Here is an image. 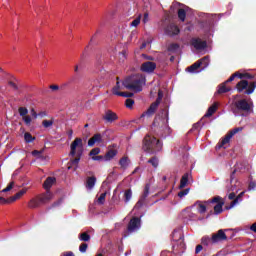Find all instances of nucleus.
I'll list each match as a JSON object with an SVG mask.
<instances>
[{
	"label": "nucleus",
	"mask_w": 256,
	"mask_h": 256,
	"mask_svg": "<svg viewBox=\"0 0 256 256\" xmlns=\"http://www.w3.org/2000/svg\"><path fill=\"white\" fill-rule=\"evenodd\" d=\"M145 83H147V78L143 74L128 76L122 81L123 88L134 91V93H141Z\"/></svg>",
	"instance_id": "obj_1"
},
{
	"label": "nucleus",
	"mask_w": 256,
	"mask_h": 256,
	"mask_svg": "<svg viewBox=\"0 0 256 256\" xmlns=\"http://www.w3.org/2000/svg\"><path fill=\"white\" fill-rule=\"evenodd\" d=\"M162 149L163 143L161 140L151 137L150 135H147L144 138L143 150L146 151V153L153 154L161 151Z\"/></svg>",
	"instance_id": "obj_2"
},
{
	"label": "nucleus",
	"mask_w": 256,
	"mask_h": 256,
	"mask_svg": "<svg viewBox=\"0 0 256 256\" xmlns=\"http://www.w3.org/2000/svg\"><path fill=\"white\" fill-rule=\"evenodd\" d=\"M83 139L75 138L74 141L70 145V157L71 161H81V157H83Z\"/></svg>",
	"instance_id": "obj_3"
},
{
	"label": "nucleus",
	"mask_w": 256,
	"mask_h": 256,
	"mask_svg": "<svg viewBox=\"0 0 256 256\" xmlns=\"http://www.w3.org/2000/svg\"><path fill=\"white\" fill-rule=\"evenodd\" d=\"M51 199H53V194L51 192H46L32 198L28 202V207L29 209H37L40 205H45V203H49Z\"/></svg>",
	"instance_id": "obj_4"
},
{
	"label": "nucleus",
	"mask_w": 256,
	"mask_h": 256,
	"mask_svg": "<svg viewBox=\"0 0 256 256\" xmlns=\"http://www.w3.org/2000/svg\"><path fill=\"white\" fill-rule=\"evenodd\" d=\"M18 113L20 117L22 118V121L24 122V125L26 127H30L31 123L33 122V119H37V111H35V108L30 109V115H29V109L27 107H19Z\"/></svg>",
	"instance_id": "obj_5"
},
{
	"label": "nucleus",
	"mask_w": 256,
	"mask_h": 256,
	"mask_svg": "<svg viewBox=\"0 0 256 256\" xmlns=\"http://www.w3.org/2000/svg\"><path fill=\"white\" fill-rule=\"evenodd\" d=\"M256 81L249 83L247 80H241L236 84L238 93H245V95H251L255 91Z\"/></svg>",
	"instance_id": "obj_6"
},
{
	"label": "nucleus",
	"mask_w": 256,
	"mask_h": 256,
	"mask_svg": "<svg viewBox=\"0 0 256 256\" xmlns=\"http://www.w3.org/2000/svg\"><path fill=\"white\" fill-rule=\"evenodd\" d=\"M240 131H243V127H237L232 130H230L224 138L216 145V150L219 149H226V145L230 143L231 139L234 135H237Z\"/></svg>",
	"instance_id": "obj_7"
},
{
	"label": "nucleus",
	"mask_w": 256,
	"mask_h": 256,
	"mask_svg": "<svg viewBox=\"0 0 256 256\" xmlns=\"http://www.w3.org/2000/svg\"><path fill=\"white\" fill-rule=\"evenodd\" d=\"M229 165L233 169L230 175V181L235 179V173H245L247 171V164L243 161L231 162Z\"/></svg>",
	"instance_id": "obj_8"
},
{
	"label": "nucleus",
	"mask_w": 256,
	"mask_h": 256,
	"mask_svg": "<svg viewBox=\"0 0 256 256\" xmlns=\"http://www.w3.org/2000/svg\"><path fill=\"white\" fill-rule=\"evenodd\" d=\"M204 203L205 205L217 203L214 206V215H221V213H223V205H225V201H223V198H221V196H215L213 199L207 200Z\"/></svg>",
	"instance_id": "obj_9"
},
{
	"label": "nucleus",
	"mask_w": 256,
	"mask_h": 256,
	"mask_svg": "<svg viewBox=\"0 0 256 256\" xmlns=\"http://www.w3.org/2000/svg\"><path fill=\"white\" fill-rule=\"evenodd\" d=\"M234 106L238 111H245L248 113V111H251L253 109V104L247 102L246 99H240L234 103Z\"/></svg>",
	"instance_id": "obj_10"
},
{
	"label": "nucleus",
	"mask_w": 256,
	"mask_h": 256,
	"mask_svg": "<svg viewBox=\"0 0 256 256\" xmlns=\"http://www.w3.org/2000/svg\"><path fill=\"white\" fill-rule=\"evenodd\" d=\"M141 229V218L133 217L127 227L128 233H135V231H139Z\"/></svg>",
	"instance_id": "obj_11"
},
{
	"label": "nucleus",
	"mask_w": 256,
	"mask_h": 256,
	"mask_svg": "<svg viewBox=\"0 0 256 256\" xmlns=\"http://www.w3.org/2000/svg\"><path fill=\"white\" fill-rule=\"evenodd\" d=\"M190 45H192L196 51H203L207 49V41L201 40V38H192Z\"/></svg>",
	"instance_id": "obj_12"
},
{
	"label": "nucleus",
	"mask_w": 256,
	"mask_h": 256,
	"mask_svg": "<svg viewBox=\"0 0 256 256\" xmlns=\"http://www.w3.org/2000/svg\"><path fill=\"white\" fill-rule=\"evenodd\" d=\"M155 69H157V63L151 61L144 62L140 66L142 73H154Z\"/></svg>",
	"instance_id": "obj_13"
},
{
	"label": "nucleus",
	"mask_w": 256,
	"mask_h": 256,
	"mask_svg": "<svg viewBox=\"0 0 256 256\" xmlns=\"http://www.w3.org/2000/svg\"><path fill=\"white\" fill-rule=\"evenodd\" d=\"M219 241H227L225 230L220 229L217 233L212 234L211 243H219Z\"/></svg>",
	"instance_id": "obj_14"
},
{
	"label": "nucleus",
	"mask_w": 256,
	"mask_h": 256,
	"mask_svg": "<svg viewBox=\"0 0 256 256\" xmlns=\"http://www.w3.org/2000/svg\"><path fill=\"white\" fill-rule=\"evenodd\" d=\"M164 31L169 37H175V35H179V33H181L179 26L175 24H168Z\"/></svg>",
	"instance_id": "obj_15"
},
{
	"label": "nucleus",
	"mask_w": 256,
	"mask_h": 256,
	"mask_svg": "<svg viewBox=\"0 0 256 256\" xmlns=\"http://www.w3.org/2000/svg\"><path fill=\"white\" fill-rule=\"evenodd\" d=\"M102 119L106 121V123H114V121H117V119H119V116H117V113L111 110H107L103 115Z\"/></svg>",
	"instance_id": "obj_16"
},
{
	"label": "nucleus",
	"mask_w": 256,
	"mask_h": 256,
	"mask_svg": "<svg viewBox=\"0 0 256 256\" xmlns=\"http://www.w3.org/2000/svg\"><path fill=\"white\" fill-rule=\"evenodd\" d=\"M181 217L184 221H195L197 219V214L191 212L189 209H185L182 211Z\"/></svg>",
	"instance_id": "obj_17"
},
{
	"label": "nucleus",
	"mask_w": 256,
	"mask_h": 256,
	"mask_svg": "<svg viewBox=\"0 0 256 256\" xmlns=\"http://www.w3.org/2000/svg\"><path fill=\"white\" fill-rule=\"evenodd\" d=\"M55 183H57V178L51 176L46 178L43 183V187L46 190V193H50L49 190L53 187V185H55Z\"/></svg>",
	"instance_id": "obj_18"
},
{
	"label": "nucleus",
	"mask_w": 256,
	"mask_h": 256,
	"mask_svg": "<svg viewBox=\"0 0 256 256\" xmlns=\"http://www.w3.org/2000/svg\"><path fill=\"white\" fill-rule=\"evenodd\" d=\"M99 153H101V148L96 147L89 152V156L92 157L93 161H103V155L97 156Z\"/></svg>",
	"instance_id": "obj_19"
},
{
	"label": "nucleus",
	"mask_w": 256,
	"mask_h": 256,
	"mask_svg": "<svg viewBox=\"0 0 256 256\" xmlns=\"http://www.w3.org/2000/svg\"><path fill=\"white\" fill-rule=\"evenodd\" d=\"M95 143H103V136L100 133L94 134V137L88 140V147H94Z\"/></svg>",
	"instance_id": "obj_20"
},
{
	"label": "nucleus",
	"mask_w": 256,
	"mask_h": 256,
	"mask_svg": "<svg viewBox=\"0 0 256 256\" xmlns=\"http://www.w3.org/2000/svg\"><path fill=\"white\" fill-rule=\"evenodd\" d=\"M117 149L110 148L107 150L106 154L103 156L104 161H111V159H115L117 157Z\"/></svg>",
	"instance_id": "obj_21"
},
{
	"label": "nucleus",
	"mask_w": 256,
	"mask_h": 256,
	"mask_svg": "<svg viewBox=\"0 0 256 256\" xmlns=\"http://www.w3.org/2000/svg\"><path fill=\"white\" fill-rule=\"evenodd\" d=\"M25 193H27V188L20 190L14 196H11L10 198H8L9 204L15 203V201H17V199H21V197H23V195H25Z\"/></svg>",
	"instance_id": "obj_22"
},
{
	"label": "nucleus",
	"mask_w": 256,
	"mask_h": 256,
	"mask_svg": "<svg viewBox=\"0 0 256 256\" xmlns=\"http://www.w3.org/2000/svg\"><path fill=\"white\" fill-rule=\"evenodd\" d=\"M159 103L158 102H154L150 105V107L148 108V110L146 112H144L141 117H145V115H153L155 113V111H157V108L159 107Z\"/></svg>",
	"instance_id": "obj_23"
},
{
	"label": "nucleus",
	"mask_w": 256,
	"mask_h": 256,
	"mask_svg": "<svg viewBox=\"0 0 256 256\" xmlns=\"http://www.w3.org/2000/svg\"><path fill=\"white\" fill-rule=\"evenodd\" d=\"M231 91V86H227V83L223 82L218 86V95H223V93H229Z\"/></svg>",
	"instance_id": "obj_24"
},
{
	"label": "nucleus",
	"mask_w": 256,
	"mask_h": 256,
	"mask_svg": "<svg viewBox=\"0 0 256 256\" xmlns=\"http://www.w3.org/2000/svg\"><path fill=\"white\" fill-rule=\"evenodd\" d=\"M194 207H197V211H198V213H200V215H203V213H206V211H207V205L203 204V202H201V201H197L194 204Z\"/></svg>",
	"instance_id": "obj_25"
},
{
	"label": "nucleus",
	"mask_w": 256,
	"mask_h": 256,
	"mask_svg": "<svg viewBox=\"0 0 256 256\" xmlns=\"http://www.w3.org/2000/svg\"><path fill=\"white\" fill-rule=\"evenodd\" d=\"M97 183V178L95 176L88 177L86 180V189H93Z\"/></svg>",
	"instance_id": "obj_26"
},
{
	"label": "nucleus",
	"mask_w": 256,
	"mask_h": 256,
	"mask_svg": "<svg viewBox=\"0 0 256 256\" xmlns=\"http://www.w3.org/2000/svg\"><path fill=\"white\" fill-rule=\"evenodd\" d=\"M188 183H189V173H185L180 180L179 189H185Z\"/></svg>",
	"instance_id": "obj_27"
},
{
	"label": "nucleus",
	"mask_w": 256,
	"mask_h": 256,
	"mask_svg": "<svg viewBox=\"0 0 256 256\" xmlns=\"http://www.w3.org/2000/svg\"><path fill=\"white\" fill-rule=\"evenodd\" d=\"M243 195H245V192H241L231 203L229 206H226L225 209L227 211H229V209H233V207H235V205H237L239 203V200L241 199V197H243Z\"/></svg>",
	"instance_id": "obj_28"
},
{
	"label": "nucleus",
	"mask_w": 256,
	"mask_h": 256,
	"mask_svg": "<svg viewBox=\"0 0 256 256\" xmlns=\"http://www.w3.org/2000/svg\"><path fill=\"white\" fill-rule=\"evenodd\" d=\"M200 67H201V62H199L198 60L191 66L187 67L186 71H188V73H197V69H199Z\"/></svg>",
	"instance_id": "obj_29"
},
{
	"label": "nucleus",
	"mask_w": 256,
	"mask_h": 256,
	"mask_svg": "<svg viewBox=\"0 0 256 256\" xmlns=\"http://www.w3.org/2000/svg\"><path fill=\"white\" fill-rule=\"evenodd\" d=\"M161 121V119H154V122L152 124V129L154 131H159V129H161V131H163V129H165L167 127V125L163 122V125L159 128V122Z\"/></svg>",
	"instance_id": "obj_30"
},
{
	"label": "nucleus",
	"mask_w": 256,
	"mask_h": 256,
	"mask_svg": "<svg viewBox=\"0 0 256 256\" xmlns=\"http://www.w3.org/2000/svg\"><path fill=\"white\" fill-rule=\"evenodd\" d=\"M179 49H181V46L178 43H171L167 47V51H169V53H177Z\"/></svg>",
	"instance_id": "obj_31"
},
{
	"label": "nucleus",
	"mask_w": 256,
	"mask_h": 256,
	"mask_svg": "<svg viewBox=\"0 0 256 256\" xmlns=\"http://www.w3.org/2000/svg\"><path fill=\"white\" fill-rule=\"evenodd\" d=\"M217 112V103H214L212 106H210L204 115V117H212Z\"/></svg>",
	"instance_id": "obj_32"
},
{
	"label": "nucleus",
	"mask_w": 256,
	"mask_h": 256,
	"mask_svg": "<svg viewBox=\"0 0 256 256\" xmlns=\"http://www.w3.org/2000/svg\"><path fill=\"white\" fill-rule=\"evenodd\" d=\"M243 79V73H240V72H235L234 74H232L229 79H227L225 81V83H231L233 81H235V79Z\"/></svg>",
	"instance_id": "obj_33"
},
{
	"label": "nucleus",
	"mask_w": 256,
	"mask_h": 256,
	"mask_svg": "<svg viewBox=\"0 0 256 256\" xmlns=\"http://www.w3.org/2000/svg\"><path fill=\"white\" fill-rule=\"evenodd\" d=\"M116 85L112 88L113 95H117L119 97L118 93H122L119 90L121 89V82H119V77L116 78Z\"/></svg>",
	"instance_id": "obj_34"
},
{
	"label": "nucleus",
	"mask_w": 256,
	"mask_h": 256,
	"mask_svg": "<svg viewBox=\"0 0 256 256\" xmlns=\"http://www.w3.org/2000/svg\"><path fill=\"white\" fill-rule=\"evenodd\" d=\"M133 197V191L131 189H127L124 191V201L125 203H129L131 198Z\"/></svg>",
	"instance_id": "obj_35"
},
{
	"label": "nucleus",
	"mask_w": 256,
	"mask_h": 256,
	"mask_svg": "<svg viewBox=\"0 0 256 256\" xmlns=\"http://www.w3.org/2000/svg\"><path fill=\"white\" fill-rule=\"evenodd\" d=\"M78 239L87 243L88 241H91V235L87 232H83L79 234Z\"/></svg>",
	"instance_id": "obj_36"
},
{
	"label": "nucleus",
	"mask_w": 256,
	"mask_h": 256,
	"mask_svg": "<svg viewBox=\"0 0 256 256\" xmlns=\"http://www.w3.org/2000/svg\"><path fill=\"white\" fill-rule=\"evenodd\" d=\"M24 141L25 143H33V141H35V137L30 132H26L24 134Z\"/></svg>",
	"instance_id": "obj_37"
},
{
	"label": "nucleus",
	"mask_w": 256,
	"mask_h": 256,
	"mask_svg": "<svg viewBox=\"0 0 256 256\" xmlns=\"http://www.w3.org/2000/svg\"><path fill=\"white\" fill-rule=\"evenodd\" d=\"M186 17H187V12L185 11V9L183 8L178 9V18L180 19V21L184 22Z\"/></svg>",
	"instance_id": "obj_38"
},
{
	"label": "nucleus",
	"mask_w": 256,
	"mask_h": 256,
	"mask_svg": "<svg viewBox=\"0 0 256 256\" xmlns=\"http://www.w3.org/2000/svg\"><path fill=\"white\" fill-rule=\"evenodd\" d=\"M77 165H79V161H71L67 163V169L68 171H75L77 169Z\"/></svg>",
	"instance_id": "obj_39"
},
{
	"label": "nucleus",
	"mask_w": 256,
	"mask_h": 256,
	"mask_svg": "<svg viewBox=\"0 0 256 256\" xmlns=\"http://www.w3.org/2000/svg\"><path fill=\"white\" fill-rule=\"evenodd\" d=\"M149 189H151V186L149 184H146L145 185V188H144V192L143 194L141 195V199H147L149 197Z\"/></svg>",
	"instance_id": "obj_40"
},
{
	"label": "nucleus",
	"mask_w": 256,
	"mask_h": 256,
	"mask_svg": "<svg viewBox=\"0 0 256 256\" xmlns=\"http://www.w3.org/2000/svg\"><path fill=\"white\" fill-rule=\"evenodd\" d=\"M198 62L201 63L203 67H209V56L201 58L200 60H198Z\"/></svg>",
	"instance_id": "obj_41"
},
{
	"label": "nucleus",
	"mask_w": 256,
	"mask_h": 256,
	"mask_svg": "<svg viewBox=\"0 0 256 256\" xmlns=\"http://www.w3.org/2000/svg\"><path fill=\"white\" fill-rule=\"evenodd\" d=\"M53 123H55V122L53 121V119H51V120H43V121H42V125H43V127H44L45 129H49V127H52Z\"/></svg>",
	"instance_id": "obj_42"
},
{
	"label": "nucleus",
	"mask_w": 256,
	"mask_h": 256,
	"mask_svg": "<svg viewBox=\"0 0 256 256\" xmlns=\"http://www.w3.org/2000/svg\"><path fill=\"white\" fill-rule=\"evenodd\" d=\"M125 105L128 109H133V105H135V100L131 98H127L125 101Z\"/></svg>",
	"instance_id": "obj_43"
},
{
	"label": "nucleus",
	"mask_w": 256,
	"mask_h": 256,
	"mask_svg": "<svg viewBox=\"0 0 256 256\" xmlns=\"http://www.w3.org/2000/svg\"><path fill=\"white\" fill-rule=\"evenodd\" d=\"M141 23V14L138 15L137 18H135L131 23L130 27H137Z\"/></svg>",
	"instance_id": "obj_44"
},
{
	"label": "nucleus",
	"mask_w": 256,
	"mask_h": 256,
	"mask_svg": "<svg viewBox=\"0 0 256 256\" xmlns=\"http://www.w3.org/2000/svg\"><path fill=\"white\" fill-rule=\"evenodd\" d=\"M42 153L43 151L34 150L32 151V156L36 157L37 159H47V158H43Z\"/></svg>",
	"instance_id": "obj_45"
},
{
	"label": "nucleus",
	"mask_w": 256,
	"mask_h": 256,
	"mask_svg": "<svg viewBox=\"0 0 256 256\" xmlns=\"http://www.w3.org/2000/svg\"><path fill=\"white\" fill-rule=\"evenodd\" d=\"M87 249H89V245L87 243H82L79 246L80 253H87Z\"/></svg>",
	"instance_id": "obj_46"
},
{
	"label": "nucleus",
	"mask_w": 256,
	"mask_h": 256,
	"mask_svg": "<svg viewBox=\"0 0 256 256\" xmlns=\"http://www.w3.org/2000/svg\"><path fill=\"white\" fill-rule=\"evenodd\" d=\"M117 94H118V97H126L128 99L135 95L133 92H122Z\"/></svg>",
	"instance_id": "obj_47"
},
{
	"label": "nucleus",
	"mask_w": 256,
	"mask_h": 256,
	"mask_svg": "<svg viewBox=\"0 0 256 256\" xmlns=\"http://www.w3.org/2000/svg\"><path fill=\"white\" fill-rule=\"evenodd\" d=\"M202 245L208 246L211 243V238L209 236H203L201 238Z\"/></svg>",
	"instance_id": "obj_48"
},
{
	"label": "nucleus",
	"mask_w": 256,
	"mask_h": 256,
	"mask_svg": "<svg viewBox=\"0 0 256 256\" xmlns=\"http://www.w3.org/2000/svg\"><path fill=\"white\" fill-rule=\"evenodd\" d=\"M107 197V193H102L98 198V204L104 205L105 204V198Z\"/></svg>",
	"instance_id": "obj_49"
},
{
	"label": "nucleus",
	"mask_w": 256,
	"mask_h": 256,
	"mask_svg": "<svg viewBox=\"0 0 256 256\" xmlns=\"http://www.w3.org/2000/svg\"><path fill=\"white\" fill-rule=\"evenodd\" d=\"M13 187H15L14 181L10 182L8 184V186L2 190V193H8V191H11V189H13Z\"/></svg>",
	"instance_id": "obj_50"
},
{
	"label": "nucleus",
	"mask_w": 256,
	"mask_h": 256,
	"mask_svg": "<svg viewBox=\"0 0 256 256\" xmlns=\"http://www.w3.org/2000/svg\"><path fill=\"white\" fill-rule=\"evenodd\" d=\"M177 233H178V235H179V239H183V234L181 233V231L174 230L173 233H172V239H173L174 241L177 240V239L175 238L176 235H177Z\"/></svg>",
	"instance_id": "obj_51"
},
{
	"label": "nucleus",
	"mask_w": 256,
	"mask_h": 256,
	"mask_svg": "<svg viewBox=\"0 0 256 256\" xmlns=\"http://www.w3.org/2000/svg\"><path fill=\"white\" fill-rule=\"evenodd\" d=\"M143 203H145V199L140 198L139 201L136 203L134 209H141V207H143Z\"/></svg>",
	"instance_id": "obj_52"
},
{
	"label": "nucleus",
	"mask_w": 256,
	"mask_h": 256,
	"mask_svg": "<svg viewBox=\"0 0 256 256\" xmlns=\"http://www.w3.org/2000/svg\"><path fill=\"white\" fill-rule=\"evenodd\" d=\"M162 117H163L164 119H166V121L169 119V109H168V108H164V109L162 110Z\"/></svg>",
	"instance_id": "obj_53"
},
{
	"label": "nucleus",
	"mask_w": 256,
	"mask_h": 256,
	"mask_svg": "<svg viewBox=\"0 0 256 256\" xmlns=\"http://www.w3.org/2000/svg\"><path fill=\"white\" fill-rule=\"evenodd\" d=\"M256 189V181H250L248 185V191H255Z\"/></svg>",
	"instance_id": "obj_54"
},
{
	"label": "nucleus",
	"mask_w": 256,
	"mask_h": 256,
	"mask_svg": "<svg viewBox=\"0 0 256 256\" xmlns=\"http://www.w3.org/2000/svg\"><path fill=\"white\" fill-rule=\"evenodd\" d=\"M185 195H189V189L188 188L184 189V190H182L178 193V197H180V199H182V197H185Z\"/></svg>",
	"instance_id": "obj_55"
},
{
	"label": "nucleus",
	"mask_w": 256,
	"mask_h": 256,
	"mask_svg": "<svg viewBox=\"0 0 256 256\" xmlns=\"http://www.w3.org/2000/svg\"><path fill=\"white\" fill-rule=\"evenodd\" d=\"M8 85H9L10 87H12V89H13L14 91H19V86H17V84H16L15 82H13V81H8Z\"/></svg>",
	"instance_id": "obj_56"
},
{
	"label": "nucleus",
	"mask_w": 256,
	"mask_h": 256,
	"mask_svg": "<svg viewBox=\"0 0 256 256\" xmlns=\"http://www.w3.org/2000/svg\"><path fill=\"white\" fill-rule=\"evenodd\" d=\"M161 101H163V91L159 90L158 91V97L156 99V103L161 104Z\"/></svg>",
	"instance_id": "obj_57"
},
{
	"label": "nucleus",
	"mask_w": 256,
	"mask_h": 256,
	"mask_svg": "<svg viewBox=\"0 0 256 256\" xmlns=\"http://www.w3.org/2000/svg\"><path fill=\"white\" fill-rule=\"evenodd\" d=\"M119 165L121 169H127L129 167V162L128 161H119Z\"/></svg>",
	"instance_id": "obj_58"
},
{
	"label": "nucleus",
	"mask_w": 256,
	"mask_h": 256,
	"mask_svg": "<svg viewBox=\"0 0 256 256\" xmlns=\"http://www.w3.org/2000/svg\"><path fill=\"white\" fill-rule=\"evenodd\" d=\"M0 205H9V198L5 199L0 196Z\"/></svg>",
	"instance_id": "obj_59"
},
{
	"label": "nucleus",
	"mask_w": 256,
	"mask_h": 256,
	"mask_svg": "<svg viewBox=\"0 0 256 256\" xmlns=\"http://www.w3.org/2000/svg\"><path fill=\"white\" fill-rule=\"evenodd\" d=\"M200 127H201V123L197 122V123H195V124L192 126V128H191L190 131H197V129H200Z\"/></svg>",
	"instance_id": "obj_60"
},
{
	"label": "nucleus",
	"mask_w": 256,
	"mask_h": 256,
	"mask_svg": "<svg viewBox=\"0 0 256 256\" xmlns=\"http://www.w3.org/2000/svg\"><path fill=\"white\" fill-rule=\"evenodd\" d=\"M9 75V73L5 72V70H3V68L0 67V77H7Z\"/></svg>",
	"instance_id": "obj_61"
},
{
	"label": "nucleus",
	"mask_w": 256,
	"mask_h": 256,
	"mask_svg": "<svg viewBox=\"0 0 256 256\" xmlns=\"http://www.w3.org/2000/svg\"><path fill=\"white\" fill-rule=\"evenodd\" d=\"M37 117H41V119H43V117H47V112L46 111H41L37 114Z\"/></svg>",
	"instance_id": "obj_62"
},
{
	"label": "nucleus",
	"mask_w": 256,
	"mask_h": 256,
	"mask_svg": "<svg viewBox=\"0 0 256 256\" xmlns=\"http://www.w3.org/2000/svg\"><path fill=\"white\" fill-rule=\"evenodd\" d=\"M250 231H253V233H256V222L253 223V224L250 226Z\"/></svg>",
	"instance_id": "obj_63"
},
{
	"label": "nucleus",
	"mask_w": 256,
	"mask_h": 256,
	"mask_svg": "<svg viewBox=\"0 0 256 256\" xmlns=\"http://www.w3.org/2000/svg\"><path fill=\"white\" fill-rule=\"evenodd\" d=\"M61 256H75V254L72 251H69V252L62 254Z\"/></svg>",
	"instance_id": "obj_64"
}]
</instances>
